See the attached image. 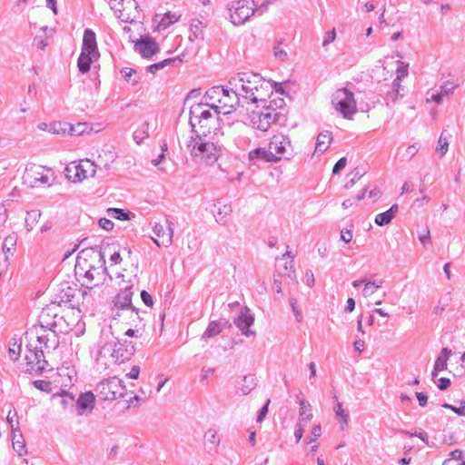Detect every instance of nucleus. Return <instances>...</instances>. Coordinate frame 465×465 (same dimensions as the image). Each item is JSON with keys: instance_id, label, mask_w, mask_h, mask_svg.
<instances>
[{"instance_id": "obj_20", "label": "nucleus", "mask_w": 465, "mask_h": 465, "mask_svg": "<svg viewBox=\"0 0 465 465\" xmlns=\"http://www.w3.org/2000/svg\"><path fill=\"white\" fill-rule=\"evenodd\" d=\"M95 402V395L92 391L82 393L76 401V410L79 415L91 413Z\"/></svg>"}, {"instance_id": "obj_25", "label": "nucleus", "mask_w": 465, "mask_h": 465, "mask_svg": "<svg viewBox=\"0 0 465 465\" xmlns=\"http://www.w3.org/2000/svg\"><path fill=\"white\" fill-rule=\"evenodd\" d=\"M450 355L451 351L450 349L443 348L441 350L434 364V369L431 373L432 378H436L440 371H444L447 368V361Z\"/></svg>"}, {"instance_id": "obj_30", "label": "nucleus", "mask_w": 465, "mask_h": 465, "mask_svg": "<svg viewBox=\"0 0 465 465\" xmlns=\"http://www.w3.org/2000/svg\"><path fill=\"white\" fill-rule=\"evenodd\" d=\"M256 377L254 375H247L242 378L238 389L243 395H247L256 387Z\"/></svg>"}, {"instance_id": "obj_24", "label": "nucleus", "mask_w": 465, "mask_h": 465, "mask_svg": "<svg viewBox=\"0 0 465 465\" xmlns=\"http://www.w3.org/2000/svg\"><path fill=\"white\" fill-rule=\"evenodd\" d=\"M99 57L98 54L83 52L77 59V67L82 74H85L90 70L91 64Z\"/></svg>"}, {"instance_id": "obj_56", "label": "nucleus", "mask_w": 465, "mask_h": 465, "mask_svg": "<svg viewBox=\"0 0 465 465\" xmlns=\"http://www.w3.org/2000/svg\"><path fill=\"white\" fill-rule=\"evenodd\" d=\"M335 38H336V32H335L334 28L326 32L325 35L323 37L322 46L326 47L327 45L331 44L335 40Z\"/></svg>"}, {"instance_id": "obj_47", "label": "nucleus", "mask_w": 465, "mask_h": 465, "mask_svg": "<svg viewBox=\"0 0 465 465\" xmlns=\"http://www.w3.org/2000/svg\"><path fill=\"white\" fill-rule=\"evenodd\" d=\"M101 274L99 269L91 266L84 272V278L86 279V284H92L93 282Z\"/></svg>"}, {"instance_id": "obj_49", "label": "nucleus", "mask_w": 465, "mask_h": 465, "mask_svg": "<svg viewBox=\"0 0 465 465\" xmlns=\"http://www.w3.org/2000/svg\"><path fill=\"white\" fill-rule=\"evenodd\" d=\"M290 306L292 308V311L294 314L295 320L298 322H301L303 319L302 311L297 306V300L293 297H290L289 299Z\"/></svg>"}, {"instance_id": "obj_38", "label": "nucleus", "mask_w": 465, "mask_h": 465, "mask_svg": "<svg viewBox=\"0 0 465 465\" xmlns=\"http://www.w3.org/2000/svg\"><path fill=\"white\" fill-rule=\"evenodd\" d=\"M166 223L168 225V233H167V237L165 239H163L162 242H160L159 240L157 239H154L153 238V242L158 246H164V247H168L172 244L173 242V223L169 221V220H166Z\"/></svg>"}, {"instance_id": "obj_57", "label": "nucleus", "mask_w": 465, "mask_h": 465, "mask_svg": "<svg viewBox=\"0 0 465 465\" xmlns=\"http://www.w3.org/2000/svg\"><path fill=\"white\" fill-rule=\"evenodd\" d=\"M419 149H420V146L418 143H413L411 145H409L405 150L404 156L407 157L408 159H411L418 153Z\"/></svg>"}, {"instance_id": "obj_54", "label": "nucleus", "mask_w": 465, "mask_h": 465, "mask_svg": "<svg viewBox=\"0 0 465 465\" xmlns=\"http://www.w3.org/2000/svg\"><path fill=\"white\" fill-rule=\"evenodd\" d=\"M322 435V428L321 425H314L312 429L311 434L308 438L307 443L315 442L318 438Z\"/></svg>"}, {"instance_id": "obj_31", "label": "nucleus", "mask_w": 465, "mask_h": 465, "mask_svg": "<svg viewBox=\"0 0 465 465\" xmlns=\"http://www.w3.org/2000/svg\"><path fill=\"white\" fill-rule=\"evenodd\" d=\"M300 405V418L298 422L306 423L312 419V408L308 401L304 399L299 401Z\"/></svg>"}, {"instance_id": "obj_60", "label": "nucleus", "mask_w": 465, "mask_h": 465, "mask_svg": "<svg viewBox=\"0 0 465 465\" xmlns=\"http://www.w3.org/2000/svg\"><path fill=\"white\" fill-rule=\"evenodd\" d=\"M34 42L36 45V46L41 50H44L48 45L47 37L42 35H36L34 38Z\"/></svg>"}, {"instance_id": "obj_8", "label": "nucleus", "mask_w": 465, "mask_h": 465, "mask_svg": "<svg viewBox=\"0 0 465 465\" xmlns=\"http://www.w3.org/2000/svg\"><path fill=\"white\" fill-rule=\"evenodd\" d=\"M53 176L51 169L42 165L31 164L25 168L23 174L24 183L34 188L42 185H50V179Z\"/></svg>"}, {"instance_id": "obj_55", "label": "nucleus", "mask_w": 465, "mask_h": 465, "mask_svg": "<svg viewBox=\"0 0 465 465\" xmlns=\"http://www.w3.org/2000/svg\"><path fill=\"white\" fill-rule=\"evenodd\" d=\"M400 432L401 434H405V435H409L411 437H418L419 439H420L423 442H425L426 444H429V439H428V435L425 431L423 430H420L419 432H415V433H411L408 430H400Z\"/></svg>"}, {"instance_id": "obj_28", "label": "nucleus", "mask_w": 465, "mask_h": 465, "mask_svg": "<svg viewBox=\"0 0 465 465\" xmlns=\"http://www.w3.org/2000/svg\"><path fill=\"white\" fill-rule=\"evenodd\" d=\"M398 210V205L393 204L390 209H388L386 212L379 213L375 217V223L380 226H384L389 224L391 220L394 218L396 212Z\"/></svg>"}, {"instance_id": "obj_50", "label": "nucleus", "mask_w": 465, "mask_h": 465, "mask_svg": "<svg viewBox=\"0 0 465 465\" xmlns=\"http://www.w3.org/2000/svg\"><path fill=\"white\" fill-rule=\"evenodd\" d=\"M365 173V171L362 168L356 167L352 172V178L351 181L346 184L347 188H350L355 184V183L360 180L363 174Z\"/></svg>"}, {"instance_id": "obj_19", "label": "nucleus", "mask_w": 465, "mask_h": 465, "mask_svg": "<svg viewBox=\"0 0 465 465\" xmlns=\"http://www.w3.org/2000/svg\"><path fill=\"white\" fill-rule=\"evenodd\" d=\"M206 104L199 103L190 109V124L193 129L195 127V122L201 123L203 120H208L212 117L209 109H206ZM192 132H194L193 130Z\"/></svg>"}, {"instance_id": "obj_15", "label": "nucleus", "mask_w": 465, "mask_h": 465, "mask_svg": "<svg viewBox=\"0 0 465 465\" xmlns=\"http://www.w3.org/2000/svg\"><path fill=\"white\" fill-rule=\"evenodd\" d=\"M254 318L246 308L242 310L238 317L234 320L235 325L240 329L242 333L247 337L253 336L255 332L250 330L253 324Z\"/></svg>"}, {"instance_id": "obj_14", "label": "nucleus", "mask_w": 465, "mask_h": 465, "mask_svg": "<svg viewBox=\"0 0 465 465\" xmlns=\"http://www.w3.org/2000/svg\"><path fill=\"white\" fill-rule=\"evenodd\" d=\"M114 347L115 344L113 342V339L102 345L96 358L98 365H104V369H108L112 364H115L114 361Z\"/></svg>"}, {"instance_id": "obj_4", "label": "nucleus", "mask_w": 465, "mask_h": 465, "mask_svg": "<svg viewBox=\"0 0 465 465\" xmlns=\"http://www.w3.org/2000/svg\"><path fill=\"white\" fill-rule=\"evenodd\" d=\"M282 112H274L271 106H262L249 114L250 123L252 128L266 132L272 124L281 123L284 120Z\"/></svg>"}, {"instance_id": "obj_1", "label": "nucleus", "mask_w": 465, "mask_h": 465, "mask_svg": "<svg viewBox=\"0 0 465 465\" xmlns=\"http://www.w3.org/2000/svg\"><path fill=\"white\" fill-rule=\"evenodd\" d=\"M39 325L32 326L25 333L28 353L25 355L29 370L42 372L48 365L45 351H54L59 345V333H68L73 330L74 321L58 315L52 308L44 310L39 317Z\"/></svg>"}, {"instance_id": "obj_43", "label": "nucleus", "mask_w": 465, "mask_h": 465, "mask_svg": "<svg viewBox=\"0 0 465 465\" xmlns=\"http://www.w3.org/2000/svg\"><path fill=\"white\" fill-rule=\"evenodd\" d=\"M222 330H223V327H222L221 323L213 321L208 325L203 337H205V338L214 337V336L218 335L222 331Z\"/></svg>"}, {"instance_id": "obj_13", "label": "nucleus", "mask_w": 465, "mask_h": 465, "mask_svg": "<svg viewBox=\"0 0 465 465\" xmlns=\"http://www.w3.org/2000/svg\"><path fill=\"white\" fill-rule=\"evenodd\" d=\"M134 50L143 57L150 58L160 51V47L153 38L146 36L135 43Z\"/></svg>"}, {"instance_id": "obj_16", "label": "nucleus", "mask_w": 465, "mask_h": 465, "mask_svg": "<svg viewBox=\"0 0 465 465\" xmlns=\"http://www.w3.org/2000/svg\"><path fill=\"white\" fill-rule=\"evenodd\" d=\"M133 284L125 285L121 288L120 292L114 298V305L117 308L123 310L131 309L132 311H135L132 304V292Z\"/></svg>"}, {"instance_id": "obj_10", "label": "nucleus", "mask_w": 465, "mask_h": 465, "mask_svg": "<svg viewBox=\"0 0 465 465\" xmlns=\"http://www.w3.org/2000/svg\"><path fill=\"white\" fill-rule=\"evenodd\" d=\"M253 0H238L230 5L231 21L235 25H242L254 15Z\"/></svg>"}, {"instance_id": "obj_46", "label": "nucleus", "mask_w": 465, "mask_h": 465, "mask_svg": "<svg viewBox=\"0 0 465 465\" xmlns=\"http://www.w3.org/2000/svg\"><path fill=\"white\" fill-rule=\"evenodd\" d=\"M381 287V282H368L363 288V294L365 297L372 295L378 289Z\"/></svg>"}, {"instance_id": "obj_63", "label": "nucleus", "mask_w": 465, "mask_h": 465, "mask_svg": "<svg viewBox=\"0 0 465 465\" xmlns=\"http://www.w3.org/2000/svg\"><path fill=\"white\" fill-rule=\"evenodd\" d=\"M98 224L101 228L104 229L105 231H111L114 228V223L107 218H101L98 222Z\"/></svg>"}, {"instance_id": "obj_18", "label": "nucleus", "mask_w": 465, "mask_h": 465, "mask_svg": "<svg viewBox=\"0 0 465 465\" xmlns=\"http://www.w3.org/2000/svg\"><path fill=\"white\" fill-rule=\"evenodd\" d=\"M77 294H81L84 299V297L87 295V292L66 285L65 288H62L60 290L59 302L69 303L72 307H74L78 304Z\"/></svg>"}, {"instance_id": "obj_42", "label": "nucleus", "mask_w": 465, "mask_h": 465, "mask_svg": "<svg viewBox=\"0 0 465 465\" xmlns=\"http://www.w3.org/2000/svg\"><path fill=\"white\" fill-rule=\"evenodd\" d=\"M191 30V35L190 40L197 39V38H203V26L202 22L199 20H193L190 26Z\"/></svg>"}, {"instance_id": "obj_37", "label": "nucleus", "mask_w": 465, "mask_h": 465, "mask_svg": "<svg viewBox=\"0 0 465 465\" xmlns=\"http://www.w3.org/2000/svg\"><path fill=\"white\" fill-rule=\"evenodd\" d=\"M16 245V236L15 235H8L5 237L3 242V252L5 254V261L8 260V254H13V251Z\"/></svg>"}, {"instance_id": "obj_3", "label": "nucleus", "mask_w": 465, "mask_h": 465, "mask_svg": "<svg viewBox=\"0 0 465 465\" xmlns=\"http://www.w3.org/2000/svg\"><path fill=\"white\" fill-rule=\"evenodd\" d=\"M223 134L218 131L213 136L204 133L191 136L186 146L192 158L206 165L214 164L221 155L222 146L219 135Z\"/></svg>"}, {"instance_id": "obj_52", "label": "nucleus", "mask_w": 465, "mask_h": 465, "mask_svg": "<svg viewBox=\"0 0 465 465\" xmlns=\"http://www.w3.org/2000/svg\"><path fill=\"white\" fill-rule=\"evenodd\" d=\"M285 105V102L282 98L272 99L269 102L268 104H264L263 106H272L274 112H282Z\"/></svg>"}, {"instance_id": "obj_17", "label": "nucleus", "mask_w": 465, "mask_h": 465, "mask_svg": "<svg viewBox=\"0 0 465 465\" xmlns=\"http://www.w3.org/2000/svg\"><path fill=\"white\" fill-rule=\"evenodd\" d=\"M213 213L217 223L225 224L226 217L232 213V203L226 200L219 199L213 204Z\"/></svg>"}, {"instance_id": "obj_9", "label": "nucleus", "mask_w": 465, "mask_h": 465, "mask_svg": "<svg viewBox=\"0 0 465 465\" xmlns=\"http://www.w3.org/2000/svg\"><path fill=\"white\" fill-rule=\"evenodd\" d=\"M97 165L94 162L84 159L79 163H72L66 168V176L74 183L82 182L88 177H94L96 173Z\"/></svg>"}, {"instance_id": "obj_58", "label": "nucleus", "mask_w": 465, "mask_h": 465, "mask_svg": "<svg viewBox=\"0 0 465 465\" xmlns=\"http://www.w3.org/2000/svg\"><path fill=\"white\" fill-rule=\"evenodd\" d=\"M346 164H347L346 157H341L334 164V166L332 168V173L333 174H338L342 169L345 168Z\"/></svg>"}, {"instance_id": "obj_62", "label": "nucleus", "mask_w": 465, "mask_h": 465, "mask_svg": "<svg viewBox=\"0 0 465 465\" xmlns=\"http://www.w3.org/2000/svg\"><path fill=\"white\" fill-rule=\"evenodd\" d=\"M33 383L36 389H38L42 391H48L50 390V382L49 381L38 380V381H35Z\"/></svg>"}, {"instance_id": "obj_2", "label": "nucleus", "mask_w": 465, "mask_h": 465, "mask_svg": "<svg viewBox=\"0 0 465 465\" xmlns=\"http://www.w3.org/2000/svg\"><path fill=\"white\" fill-rule=\"evenodd\" d=\"M242 98L252 103H264L272 92V84L254 73H240L229 81Z\"/></svg>"}, {"instance_id": "obj_64", "label": "nucleus", "mask_w": 465, "mask_h": 465, "mask_svg": "<svg viewBox=\"0 0 465 465\" xmlns=\"http://www.w3.org/2000/svg\"><path fill=\"white\" fill-rule=\"evenodd\" d=\"M352 231L351 229H342L341 232V240L345 243H349L352 240Z\"/></svg>"}, {"instance_id": "obj_27", "label": "nucleus", "mask_w": 465, "mask_h": 465, "mask_svg": "<svg viewBox=\"0 0 465 465\" xmlns=\"http://www.w3.org/2000/svg\"><path fill=\"white\" fill-rule=\"evenodd\" d=\"M332 140V134L330 131L321 132L316 140L315 153H322L330 146Z\"/></svg>"}, {"instance_id": "obj_44", "label": "nucleus", "mask_w": 465, "mask_h": 465, "mask_svg": "<svg viewBox=\"0 0 465 465\" xmlns=\"http://www.w3.org/2000/svg\"><path fill=\"white\" fill-rule=\"evenodd\" d=\"M88 124L85 123H78L76 124H69L68 134L72 135H81L87 132Z\"/></svg>"}, {"instance_id": "obj_34", "label": "nucleus", "mask_w": 465, "mask_h": 465, "mask_svg": "<svg viewBox=\"0 0 465 465\" xmlns=\"http://www.w3.org/2000/svg\"><path fill=\"white\" fill-rule=\"evenodd\" d=\"M450 135L445 134V132H442L440 135L438 145L436 147V152L440 153V156H443L447 153L450 144Z\"/></svg>"}, {"instance_id": "obj_39", "label": "nucleus", "mask_w": 465, "mask_h": 465, "mask_svg": "<svg viewBox=\"0 0 465 465\" xmlns=\"http://www.w3.org/2000/svg\"><path fill=\"white\" fill-rule=\"evenodd\" d=\"M450 458L447 459L443 465H465V461L462 460V451L460 450H455L450 452Z\"/></svg>"}, {"instance_id": "obj_23", "label": "nucleus", "mask_w": 465, "mask_h": 465, "mask_svg": "<svg viewBox=\"0 0 465 465\" xmlns=\"http://www.w3.org/2000/svg\"><path fill=\"white\" fill-rule=\"evenodd\" d=\"M272 151H269L268 147H259L252 150L248 158L252 164H258L260 162L263 163H272Z\"/></svg>"}, {"instance_id": "obj_61", "label": "nucleus", "mask_w": 465, "mask_h": 465, "mask_svg": "<svg viewBox=\"0 0 465 465\" xmlns=\"http://www.w3.org/2000/svg\"><path fill=\"white\" fill-rule=\"evenodd\" d=\"M8 353H9L10 359L12 361H15L18 359V356L20 354V345L14 343L13 347H9Z\"/></svg>"}, {"instance_id": "obj_26", "label": "nucleus", "mask_w": 465, "mask_h": 465, "mask_svg": "<svg viewBox=\"0 0 465 465\" xmlns=\"http://www.w3.org/2000/svg\"><path fill=\"white\" fill-rule=\"evenodd\" d=\"M220 443V439L215 430L210 429L204 435V448L208 453L217 451V447Z\"/></svg>"}, {"instance_id": "obj_35", "label": "nucleus", "mask_w": 465, "mask_h": 465, "mask_svg": "<svg viewBox=\"0 0 465 465\" xmlns=\"http://www.w3.org/2000/svg\"><path fill=\"white\" fill-rule=\"evenodd\" d=\"M41 216V213L39 210H32L26 213V217L25 220V227L28 231L33 230L35 224L38 223V220Z\"/></svg>"}, {"instance_id": "obj_29", "label": "nucleus", "mask_w": 465, "mask_h": 465, "mask_svg": "<svg viewBox=\"0 0 465 465\" xmlns=\"http://www.w3.org/2000/svg\"><path fill=\"white\" fill-rule=\"evenodd\" d=\"M13 448L19 456L26 454L25 443L18 428L13 429Z\"/></svg>"}, {"instance_id": "obj_5", "label": "nucleus", "mask_w": 465, "mask_h": 465, "mask_svg": "<svg viewBox=\"0 0 465 465\" xmlns=\"http://www.w3.org/2000/svg\"><path fill=\"white\" fill-rule=\"evenodd\" d=\"M331 104L345 119H351L357 113L354 94L346 87L339 88L332 94Z\"/></svg>"}, {"instance_id": "obj_51", "label": "nucleus", "mask_w": 465, "mask_h": 465, "mask_svg": "<svg viewBox=\"0 0 465 465\" xmlns=\"http://www.w3.org/2000/svg\"><path fill=\"white\" fill-rule=\"evenodd\" d=\"M457 87H458L457 84H453L451 82L447 81L443 84L440 85V93L441 94V95L447 96V95L452 94L453 91L455 90V88H457Z\"/></svg>"}, {"instance_id": "obj_45", "label": "nucleus", "mask_w": 465, "mask_h": 465, "mask_svg": "<svg viewBox=\"0 0 465 465\" xmlns=\"http://www.w3.org/2000/svg\"><path fill=\"white\" fill-rule=\"evenodd\" d=\"M175 60H176L175 58L164 59L162 62H159V63H156V64L149 65L147 67V71L152 73V74H155L158 70L163 69L166 65L173 64L175 62Z\"/></svg>"}, {"instance_id": "obj_11", "label": "nucleus", "mask_w": 465, "mask_h": 465, "mask_svg": "<svg viewBox=\"0 0 465 465\" xmlns=\"http://www.w3.org/2000/svg\"><path fill=\"white\" fill-rule=\"evenodd\" d=\"M237 93L238 91L235 90V88L232 86H231L230 89L224 87L223 95L221 98V103L217 106L216 113L228 114L236 110L240 104L241 100V95Z\"/></svg>"}, {"instance_id": "obj_21", "label": "nucleus", "mask_w": 465, "mask_h": 465, "mask_svg": "<svg viewBox=\"0 0 465 465\" xmlns=\"http://www.w3.org/2000/svg\"><path fill=\"white\" fill-rule=\"evenodd\" d=\"M224 86L217 85L208 89L204 94L206 105L211 109L217 111V106L221 103V98L223 95Z\"/></svg>"}, {"instance_id": "obj_48", "label": "nucleus", "mask_w": 465, "mask_h": 465, "mask_svg": "<svg viewBox=\"0 0 465 465\" xmlns=\"http://www.w3.org/2000/svg\"><path fill=\"white\" fill-rule=\"evenodd\" d=\"M409 74V64L397 61L396 77L400 79L405 78Z\"/></svg>"}, {"instance_id": "obj_36", "label": "nucleus", "mask_w": 465, "mask_h": 465, "mask_svg": "<svg viewBox=\"0 0 465 465\" xmlns=\"http://www.w3.org/2000/svg\"><path fill=\"white\" fill-rule=\"evenodd\" d=\"M69 123L65 122H54L49 124L48 132L54 134H68Z\"/></svg>"}, {"instance_id": "obj_53", "label": "nucleus", "mask_w": 465, "mask_h": 465, "mask_svg": "<svg viewBox=\"0 0 465 465\" xmlns=\"http://www.w3.org/2000/svg\"><path fill=\"white\" fill-rule=\"evenodd\" d=\"M334 411L338 418H341V421H343L344 424L348 423V414L345 413V411L342 408V404L341 402H337L334 406Z\"/></svg>"}, {"instance_id": "obj_41", "label": "nucleus", "mask_w": 465, "mask_h": 465, "mask_svg": "<svg viewBox=\"0 0 465 465\" xmlns=\"http://www.w3.org/2000/svg\"><path fill=\"white\" fill-rule=\"evenodd\" d=\"M107 213L110 217L116 219V220H120V221L130 220L129 213L125 212L124 209L109 208L107 210Z\"/></svg>"}, {"instance_id": "obj_12", "label": "nucleus", "mask_w": 465, "mask_h": 465, "mask_svg": "<svg viewBox=\"0 0 465 465\" xmlns=\"http://www.w3.org/2000/svg\"><path fill=\"white\" fill-rule=\"evenodd\" d=\"M113 342L115 344L114 353L115 364L128 361L135 352V346L132 341H120L117 339H113Z\"/></svg>"}, {"instance_id": "obj_22", "label": "nucleus", "mask_w": 465, "mask_h": 465, "mask_svg": "<svg viewBox=\"0 0 465 465\" xmlns=\"http://www.w3.org/2000/svg\"><path fill=\"white\" fill-rule=\"evenodd\" d=\"M81 51L99 55L96 43V35L92 29L87 28L84 30Z\"/></svg>"}, {"instance_id": "obj_6", "label": "nucleus", "mask_w": 465, "mask_h": 465, "mask_svg": "<svg viewBox=\"0 0 465 465\" xmlns=\"http://www.w3.org/2000/svg\"><path fill=\"white\" fill-rule=\"evenodd\" d=\"M96 396L103 401H116L126 394L124 381L114 376L102 380L95 387Z\"/></svg>"}, {"instance_id": "obj_59", "label": "nucleus", "mask_w": 465, "mask_h": 465, "mask_svg": "<svg viewBox=\"0 0 465 465\" xmlns=\"http://www.w3.org/2000/svg\"><path fill=\"white\" fill-rule=\"evenodd\" d=\"M303 432H304V424L302 422H297L295 425V429H294V437H295L297 443L302 438Z\"/></svg>"}, {"instance_id": "obj_40", "label": "nucleus", "mask_w": 465, "mask_h": 465, "mask_svg": "<svg viewBox=\"0 0 465 465\" xmlns=\"http://www.w3.org/2000/svg\"><path fill=\"white\" fill-rule=\"evenodd\" d=\"M148 129L149 124L147 123H144L141 125L139 129L134 131L133 137L137 144H140L145 138L149 136Z\"/></svg>"}, {"instance_id": "obj_7", "label": "nucleus", "mask_w": 465, "mask_h": 465, "mask_svg": "<svg viewBox=\"0 0 465 465\" xmlns=\"http://www.w3.org/2000/svg\"><path fill=\"white\" fill-rule=\"evenodd\" d=\"M268 149L272 151V155L271 157L272 163H277L281 160H291L295 154L291 138L282 134H274L271 138Z\"/></svg>"}, {"instance_id": "obj_32", "label": "nucleus", "mask_w": 465, "mask_h": 465, "mask_svg": "<svg viewBox=\"0 0 465 465\" xmlns=\"http://www.w3.org/2000/svg\"><path fill=\"white\" fill-rule=\"evenodd\" d=\"M403 96H404V91H401L399 89L391 87V89L387 91L385 97H384L386 106L389 107V106L395 104L397 103V101L400 98H402Z\"/></svg>"}, {"instance_id": "obj_33", "label": "nucleus", "mask_w": 465, "mask_h": 465, "mask_svg": "<svg viewBox=\"0 0 465 465\" xmlns=\"http://www.w3.org/2000/svg\"><path fill=\"white\" fill-rule=\"evenodd\" d=\"M179 19V16L175 14H173L171 12H167L163 15V16L161 18V20L158 23L157 28L159 30H164L167 27H169L171 25L177 22Z\"/></svg>"}]
</instances>
